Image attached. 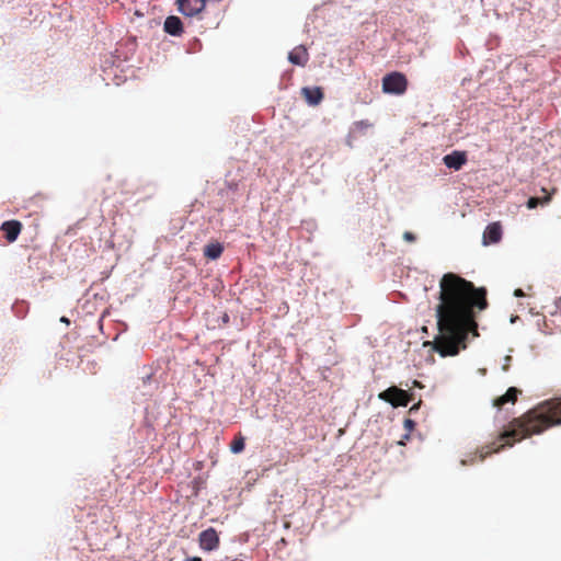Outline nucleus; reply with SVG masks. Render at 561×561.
<instances>
[{
	"mask_svg": "<svg viewBox=\"0 0 561 561\" xmlns=\"http://www.w3.org/2000/svg\"><path fill=\"white\" fill-rule=\"evenodd\" d=\"M486 290L455 273H446L439 280V304L436 307L438 334L434 348L442 356H455L466 348L470 332L478 336L476 309H486Z\"/></svg>",
	"mask_w": 561,
	"mask_h": 561,
	"instance_id": "f257e3e1",
	"label": "nucleus"
},
{
	"mask_svg": "<svg viewBox=\"0 0 561 561\" xmlns=\"http://www.w3.org/2000/svg\"><path fill=\"white\" fill-rule=\"evenodd\" d=\"M561 425V396L545 400L522 416L510 423V430L502 433L496 440L481 447L479 460L483 461L489 455L500 451L513 442L531 435L541 434L550 427Z\"/></svg>",
	"mask_w": 561,
	"mask_h": 561,
	"instance_id": "f03ea898",
	"label": "nucleus"
},
{
	"mask_svg": "<svg viewBox=\"0 0 561 561\" xmlns=\"http://www.w3.org/2000/svg\"><path fill=\"white\" fill-rule=\"evenodd\" d=\"M408 89L407 77L398 71L390 72L382 78V91L388 94L401 95Z\"/></svg>",
	"mask_w": 561,
	"mask_h": 561,
	"instance_id": "7ed1b4c3",
	"label": "nucleus"
},
{
	"mask_svg": "<svg viewBox=\"0 0 561 561\" xmlns=\"http://www.w3.org/2000/svg\"><path fill=\"white\" fill-rule=\"evenodd\" d=\"M380 400L390 403L392 407H408L412 400V394L396 386L389 387L378 394Z\"/></svg>",
	"mask_w": 561,
	"mask_h": 561,
	"instance_id": "20e7f679",
	"label": "nucleus"
},
{
	"mask_svg": "<svg viewBox=\"0 0 561 561\" xmlns=\"http://www.w3.org/2000/svg\"><path fill=\"white\" fill-rule=\"evenodd\" d=\"M220 539L215 528L209 527L198 535L199 548L204 551H214L219 547Z\"/></svg>",
	"mask_w": 561,
	"mask_h": 561,
	"instance_id": "39448f33",
	"label": "nucleus"
},
{
	"mask_svg": "<svg viewBox=\"0 0 561 561\" xmlns=\"http://www.w3.org/2000/svg\"><path fill=\"white\" fill-rule=\"evenodd\" d=\"M176 2L181 13L194 16L204 10L206 0H176Z\"/></svg>",
	"mask_w": 561,
	"mask_h": 561,
	"instance_id": "423d86ee",
	"label": "nucleus"
},
{
	"mask_svg": "<svg viewBox=\"0 0 561 561\" xmlns=\"http://www.w3.org/2000/svg\"><path fill=\"white\" fill-rule=\"evenodd\" d=\"M445 165L449 169L460 170L467 162V154L465 151H453L443 158Z\"/></svg>",
	"mask_w": 561,
	"mask_h": 561,
	"instance_id": "0eeeda50",
	"label": "nucleus"
},
{
	"mask_svg": "<svg viewBox=\"0 0 561 561\" xmlns=\"http://www.w3.org/2000/svg\"><path fill=\"white\" fill-rule=\"evenodd\" d=\"M0 229L4 233L7 241L11 243L18 239L22 230V224L18 220H9L4 221Z\"/></svg>",
	"mask_w": 561,
	"mask_h": 561,
	"instance_id": "6e6552de",
	"label": "nucleus"
},
{
	"mask_svg": "<svg viewBox=\"0 0 561 561\" xmlns=\"http://www.w3.org/2000/svg\"><path fill=\"white\" fill-rule=\"evenodd\" d=\"M502 239V226L500 222H492L486 226L483 232V244L497 243Z\"/></svg>",
	"mask_w": 561,
	"mask_h": 561,
	"instance_id": "1a4fd4ad",
	"label": "nucleus"
},
{
	"mask_svg": "<svg viewBox=\"0 0 561 561\" xmlns=\"http://www.w3.org/2000/svg\"><path fill=\"white\" fill-rule=\"evenodd\" d=\"M163 30L172 36H181L184 32L182 21L175 15H170L165 19Z\"/></svg>",
	"mask_w": 561,
	"mask_h": 561,
	"instance_id": "9d476101",
	"label": "nucleus"
},
{
	"mask_svg": "<svg viewBox=\"0 0 561 561\" xmlns=\"http://www.w3.org/2000/svg\"><path fill=\"white\" fill-rule=\"evenodd\" d=\"M288 59L291 64L297 66H306L309 60V54L304 45L295 47L288 55Z\"/></svg>",
	"mask_w": 561,
	"mask_h": 561,
	"instance_id": "9b49d317",
	"label": "nucleus"
},
{
	"mask_svg": "<svg viewBox=\"0 0 561 561\" xmlns=\"http://www.w3.org/2000/svg\"><path fill=\"white\" fill-rule=\"evenodd\" d=\"M301 95L305 98L309 105H318L323 100L322 89L319 87L309 88L305 87L301 89Z\"/></svg>",
	"mask_w": 561,
	"mask_h": 561,
	"instance_id": "f8f14e48",
	"label": "nucleus"
},
{
	"mask_svg": "<svg viewBox=\"0 0 561 561\" xmlns=\"http://www.w3.org/2000/svg\"><path fill=\"white\" fill-rule=\"evenodd\" d=\"M519 393H520L519 389H517L515 387H511L507 389V391L503 396H500L496 399H494L493 405L496 408H502L506 403L514 404L516 402Z\"/></svg>",
	"mask_w": 561,
	"mask_h": 561,
	"instance_id": "ddd939ff",
	"label": "nucleus"
},
{
	"mask_svg": "<svg viewBox=\"0 0 561 561\" xmlns=\"http://www.w3.org/2000/svg\"><path fill=\"white\" fill-rule=\"evenodd\" d=\"M224 252V245L219 242H211L205 245L204 255L209 260H217Z\"/></svg>",
	"mask_w": 561,
	"mask_h": 561,
	"instance_id": "4468645a",
	"label": "nucleus"
},
{
	"mask_svg": "<svg viewBox=\"0 0 561 561\" xmlns=\"http://www.w3.org/2000/svg\"><path fill=\"white\" fill-rule=\"evenodd\" d=\"M551 196L546 195L543 197H530L527 202V207L529 209L536 208L538 205H546L550 202Z\"/></svg>",
	"mask_w": 561,
	"mask_h": 561,
	"instance_id": "2eb2a0df",
	"label": "nucleus"
},
{
	"mask_svg": "<svg viewBox=\"0 0 561 561\" xmlns=\"http://www.w3.org/2000/svg\"><path fill=\"white\" fill-rule=\"evenodd\" d=\"M230 449L234 454H239L244 449V438L242 436L236 437L231 443Z\"/></svg>",
	"mask_w": 561,
	"mask_h": 561,
	"instance_id": "dca6fc26",
	"label": "nucleus"
},
{
	"mask_svg": "<svg viewBox=\"0 0 561 561\" xmlns=\"http://www.w3.org/2000/svg\"><path fill=\"white\" fill-rule=\"evenodd\" d=\"M403 239L408 242H413V241H415V236L410 231H405L403 233Z\"/></svg>",
	"mask_w": 561,
	"mask_h": 561,
	"instance_id": "f3484780",
	"label": "nucleus"
},
{
	"mask_svg": "<svg viewBox=\"0 0 561 561\" xmlns=\"http://www.w3.org/2000/svg\"><path fill=\"white\" fill-rule=\"evenodd\" d=\"M415 423L414 421H412L411 419H405L404 420V427L409 431L413 430Z\"/></svg>",
	"mask_w": 561,
	"mask_h": 561,
	"instance_id": "a211bd4d",
	"label": "nucleus"
},
{
	"mask_svg": "<svg viewBox=\"0 0 561 561\" xmlns=\"http://www.w3.org/2000/svg\"><path fill=\"white\" fill-rule=\"evenodd\" d=\"M356 125H357L358 127H362V128H367V127H370V126H371V124H370V123H368L367 121H360V122H357V123H356Z\"/></svg>",
	"mask_w": 561,
	"mask_h": 561,
	"instance_id": "6ab92c4d",
	"label": "nucleus"
},
{
	"mask_svg": "<svg viewBox=\"0 0 561 561\" xmlns=\"http://www.w3.org/2000/svg\"><path fill=\"white\" fill-rule=\"evenodd\" d=\"M514 296H516V297H524V296H525V294H524L523 289L517 288V289H515V291H514Z\"/></svg>",
	"mask_w": 561,
	"mask_h": 561,
	"instance_id": "aec40b11",
	"label": "nucleus"
},
{
	"mask_svg": "<svg viewBox=\"0 0 561 561\" xmlns=\"http://www.w3.org/2000/svg\"><path fill=\"white\" fill-rule=\"evenodd\" d=\"M60 322H62V323H65V324H67V325H69V324H70V320H69L67 317H61V318H60Z\"/></svg>",
	"mask_w": 561,
	"mask_h": 561,
	"instance_id": "412c9836",
	"label": "nucleus"
},
{
	"mask_svg": "<svg viewBox=\"0 0 561 561\" xmlns=\"http://www.w3.org/2000/svg\"><path fill=\"white\" fill-rule=\"evenodd\" d=\"M184 561H202V558H199V557H191V558L185 559Z\"/></svg>",
	"mask_w": 561,
	"mask_h": 561,
	"instance_id": "4be33fe9",
	"label": "nucleus"
},
{
	"mask_svg": "<svg viewBox=\"0 0 561 561\" xmlns=\"http://www.w3.org/2000/svg\"><path fill=\"white\" fill-rule=\"evenodd\" d=\"M557 309L560 311L561 313V297L558 299L557 301Z\"/></svg>",
	"mask_w": 561,
	"mask_h": 561,
	"instance_id": "5701e85b",
	"label": "nucleus"
},
{
	"mask_svg": "<svg viewBox=\"0 0 561 561\" xmlns=\"http://www.w3.org/2000/svg\"><path fill=\"white\" fill-rule=\"evenodd\" d=\"M419 407H420V402L417 404H414L413 407H411L410 412L417 410Z\"/></svg>",
	"mask_w": 561,
	"mask_h": 561,
	"instance_id": "b1692460",
	"label": "nucleus"
}]
</instances>
